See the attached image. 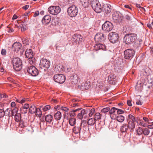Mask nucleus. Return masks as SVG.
<instances>
[{"label":"nucleus","mask_w":153,"mask_h":153,"mask_svg":"<svg viewBox=\"0 0 153 153\" xmlns=\"http://www.w3.org/2000/svg\"><path fill=\"white\" fill-rule=\"evenodd\" d=\"M83 40L82 37L79 34H74L72 37L71 40L74 44L81 42Z\"/></svg>","instance_id":"15"},{"label":"nucleus","mask_w":153,"mask_h":153,"mask_svg":"<svg viewBox=\"0 0 153 153\" xmlns=\"http://www.w3.org/2000/svg\"><path fill=\"white\" fill-rule=\"evenodd\" d=\"M79 78L76 74L74 75L71 77V81L74 84L77 83L79 81Z\"/></svg>","instance_id":"20"},{"label":"nucleus","mask_w":153,"mask_h":153,"mask_svg":"<svg viewBox=\"0 0 153 153\" xmlns=\"http://www.w3.org/2000/svg\"><path fill=\"white\" fill-rule=\"evenodd\" d=\"M95 47L97 50L101 49L103 50H106L105 45L99 43L96 44Z\"/></svg>","instance_id":"25"},{"label":"nucleus","mask_w":153,"mask_h":153,"mask_svg":"<svg viewBox=\"0 0 153 153\" xmlns=\"http://www.w3.org/2000/svg\"><path fill=\"white\" fill-rule=\"evenodd\" d=\"M91 4L93 9L97 13L102 12V8L100 3L98 0H91Z\"/></svg>","instance_id":"3"},{"label":"nucleus","mask_w":153,"mask_h":153,"mask_svg":"<svg viewBox=\"0 0 153 153\" xmlns=\"http://www.w3.org/2000/svg\"><path fill=\"white\" fill-rule=\"evenodd\" d=\"M116 76L113 74H111L108 76V81L111 84H115L116 81Z\"/></svg>","instance_id":"19"},{"label":"nucleus","mask_w":153,"mask_h":153,"mask_svg":"<svg viewBox=\"0 0 153 153\" xmlns=\"http://www.w3.org/2000/svg\"><path fill=\"white\" fill-rule=\"evenodd\" d=\"M11 110H10L9 109H7L5 111L6 115L7 116H8L9 117H11V116H10L11 115Z\"/></svg>","instance_id":"51"},{"label":"nucleus","mask_w":153,"mask_h":153,"mask_svg":"<svg viewBox=\"0 0 153 153\" xmlns=\"http://www.w3.org/2000/svg\"><path fill=\"white\" fill-rule=\"evenodd\" d=\"M53 116L50 114L47 115L45 117V119L46 121L49 123H51L53 120Z\"/></svg>","instance_id":"28"},{"label":"nucleus","mask_w":153,"mask_h":153,"mask_svg":"<svg viewBox=\"0 0 153 153\" xmlns=\"http://www.w3.org/2000/svg\"><path fill=\"white\" fill-rule=\"evenodd\" d=\"M90 84L88 82L83 83L81 86H79V87L82 90H87L89 88Z\"/></svg>","instance_id":"23"},{"label":"nucleus","mask_w":153,"mask_h":153,"mask_svg":"<svg viewBox=\"0 0 153 153\" xmlns=\"http://www.w3.org/2000/svg\"><path fill=\"white\" fill-rule=\"evenodd\" d=\"M19 126L22 128L25 127H27V124L25 120L24 121L23 120H21L19 121Z\"/></svg>","instance_id":"29"},{"label":"nucleus","mask_w":153,"mask_h":153,"mask_svg":"<svg viewBox=\"0 0 153 153\" xmlns=\"http://www.w3.org/2000/svg\"><path fill=\"white\" fill-rule=\"evenodd\" d=\"M34 59L33 57L31 58H28V62L30 64H32L34 62Z\"/></svg>","instance_id":"59"},{"label":"nucleus","mask_w":153,"mask_h":153,"mask_svg":"<svg viewBox=\"0 0 153 153\" xmlns=\"http://www.w3.org/2000/svg\"><path fill=\"white\" fill-rule=\"evenodd\" d=\"M147 26L150 29H152L153 27V22H152L151 23H149L147 24Z\"/></svg>","instance_id":"62"},{"label":"nucleus","mask_w":153,"mask_h":153,"mask_svg":"<svg viewBox=\"0 0 153 153\" xmlns=\"http://www.w3.org/2000/svg\"><path fill=\"white\" fill-rule=\"evenodd\" d=\"M129 128L126 123H123L120 128V130L123 132H127Z\"/></svg>","instance_id":"27"},{"label":"nucleus","mask_w":153,"mask_h":153,"mask_svg":"<svg viewBox=\"0 0 153 153\" xmlns=\"http://www.w3.org/2000/svg\"><path fill=\"white\" fill-rule=\"evenodd\" d=\"M104 10L105 13L108 14L111 11V6L109 4H106L104 6Z\"/></svg>","instance_id":"26"},{"label":"nucleus","mask_w":153,"mask_h":153,"mask_svg":"<svg viewBox=\"0 0 153 153\" xmlns=\"http://www.w3.org/2000/svg\"><path fill=\"white\" fill-rule=\"evenodd\" d=\"M61 109L66 112H67L69 110V108H68L63 106H61Z\"/></svg>","instance_id":"55"},{"label":"nucleus","mask_w":153,"mask_h":153,"mask_svg":"<svg viewBox=\"0 0 153 153\" xmlns=\"http://www.w3.org/2000/svg\"><path fill=\"white\" fill-rule=\"evenodd\" d=\"M76 119L74 118H72L69 119V122L70 125L74 126L76 123Z\"/></svg>","instance_id":"40"},{"label":"nucleus","mask_w":153,"mask_h":153,"mask_svg":"<svg viewBox=\"0 0 153 153\" xmlns=\"http://www.w3.org/2000/svg\"><path fill=\"white\" fill-rule=\"evenodd\" d=\"M110 110V108L109 107H106L102 109L101 110V111L102 112L105 113L109 111Z\"/></svg>","instance_id":"50"},{"label":"nucleus","mask_w":153,"mask_h":153,"mask_svg":"<svg viewBox=\"0 0 153 153\" xmlns=\"http://www.w3.org/2000/svg\"><path fill=\"white\" fill-rule=\"evenodd\" d=\"M27 71L31 76H36L38 75L39 71L34 66H30L28 67Z\"/></svg>","instance_id":"13"},{"label":"nucleus","mask_w":153,"mask_h":153,"mask_svg":"<svg viewBox=\"0 0 153 153\" xmlns=\"http://www.w3.org/2000/svg\"><path fill=\"white\" fill-rule=\"evenodd\" d=\"M51 108V106L50 105H46L45 106L44 108H43V110L44 111H47L48 110H49Z\"/></svg>","instance_id":"58"},{"label":"nucleus","mask_w":153,"mask_h":153,"mask_svg":"<svg viewBox=\"0 0 153 153\" xmlns=\"http://www.w3.org/2000/svg\"><path fill=\"white\" fill-rule=\"evenodd\" d=\"M140 42H135L133 45L134 47L136 48H137L140 46Z\"/></svg>","instance_id":"53"},{"label":"nucleus","mask_w":153,"mask_h":153,"mask_svg":"<svg viewBox=\"0 0 153 153\" xmlns=\"http://www.w3.org/2000/svg\"><path fill=\"white\" fill-rule=\"evenodd\" d=\"M26 99L24 98H20V103L21 104H22L25 102Z\"/></svg>","instance_id":"61"},{"label":"nucleus","mask_w":153,"mask_h":153,"mask_svg":"<svg viewBox=\"0 0 153 153\" xmlns=\"http://www.w3.org/2000/svg\"><path fill=\"white\" fill-rule=\"evenodd\" d=\"M101 115L99 113H97L94 115V118L96 121L100 119L101 118Z\"/></svg>","instance_id":"42"},{"label":"nucleus","mask_w":153,"mask_h":153,"mask_svg":"<svg viewBox=\"0 0 153 153\" xmlns=\"http://www.w3.org/2000/svg\"><path fill=\"white\" fill-rule=\"evenodd\" d=\"M6 112L3 109H0V118H2L5 115Z\"/></svg>","instance_id":"48"},{"label":"nucleus","mask_w":153,"mask_h":153,"mask_svg":"<svg viewBox=\"0 0 153 153\" xmlns=\"http://www.w3.org/2000/svg\"><path fill=\"white\" fill-rule=\"evenodd\" d=\"M106 38V36L101 33H97L95 36L94 39L96 42H101L103 41Z\"/></svg>","instance_id":"16"},{"label":"nucleus","mask_w":153,"mask_h":153,"mask_svg":"<svg viewBox=\"0 0 153 153\" xmlns=\"http://www.w3.org/2000/svg\"><path fill=\"white\" fill-rule=\"evenodd\" d=\"M129 27H123V31L124 32L127 33L129 30Z\"/></svg>","instance_id":"60"},{"label":"nucleus","mask_w":153,"mask_h":153,"mask_svg":"<svg viewBox=\"0 0 153 153\" xmlns=\"http://www.w3.org/2000/svg\"><path fill=\"white\" fill-rule=\"evenodd\" d=\"M117 109V108H116L114 107H112L111 109H110L109 111V113L110 114H113L114 112H115V110Z\"/></svg>","instance_id":"52"},{"label":"nucleus","mask_w":153,"mask_h":153,"mask_svg":"<svg viewBox=\"0 0 153 153\" xmlns=\"http://www.w3.org/2000/svg\"><path fill=\"white\" fill-rule=\"evenodd\" d=\"M80 3L85 8L88 6L89 2L88 0H80Z\"/></svg>","instance_id":"31"},{"label":"nucleus","mask_w":153,"mask_h":153,"mask_svg":"<svg viewBox=\"0 0 153 153\" xmlns=\"http://www.w3.org/2000/svg\"><path fill=\"white\" fill-rule=\"evenodd\" d=\"M63 67H64L62 65H57L55 67L56 69H57L58 71H63Z\"/></svg>","instance_id":"47"},{"label":"nucleus","mask_w":153,"mask_h":153,"mask_svg":"<svg viewBox=\"0 0 153 153\" xmlns=\"http://www.w3.org/2000/svg\"><path fill=\"white\" fill-rule=\"evenodd\" d=\"M81 128L79 126H75L74 128L73 131L74 133L77 134L80 133V131Z\"/></svg>","instance_id":"39"},{"label":"nucleus","mask_w":153,"mask_h":153,"mask_svg":"<svg viewBox=\"0 0 153 153\" xmlns=\"http://www.w3.org/2000/svg\"><path fill=\"white\" fill-rule=\"evenodd\" d=\"M18 109L17 108H15L14 109H13V110H11V115L10 116H11V117L14 116L15 115L16 113H17L18 112Z\"/></svg>","instance_id":"44"},{"label":"nucleus","mask_w":153,"mask_h":153,"mask_svg":"<svg viewBox=\"0 0 153 153\" xmlns=\"http://www.w3.org/2000/svg\"><path fill=\"white\" fill-rule=\"evenodd\" d=\"M135 51L132 49H128L124 52V56L126 59L131 60L135 54Z\"/></svg>","instance_id":"6"},{"label":"nucleus","mask_w":153,"mask_h":153,"mask_svg":"<svg viewBox=\"0 0 153 153\" xmlns=\"http://www.w3.org/2000/svg\"><path fill=\"white\" fill-rule=\"evenodd\" d=\"M84 117V118H85L87 116V113L85 109H83L81 110L80 113Z\"/></svg>","instance_id":"49"},{"label":"nucleus","mask_w":153,"mask_h":153,"mask_svg":"<svg viewBox=\"0 0 153 153\" xmlns=\"http://www.w3.org/2000/svg\"><path fill=\"white\" fill-rule=\"evenodd\" d=\"M117 113L118 114H121L124 113V111L122 110L117 108Z\"/></svg>","instance_id":"63"},{"label":"nucleus","mask_w":153,"mask_h":153,"mask_svg":"<svg viewBox=\"0 0 153 153\" xmlns=\"http://www.w3.org/2000/svg\"><path fill=\"white\" fill-rule=\"evenodd\" d=\"M132 16L131 14L130 13L126 14L125 17L126 19L128 21H130L131 20V17Z\"/></svg>","instance_id":"46"},{"label":"nucleus","mask_w":153,"mask_h":153,"mask_svg":"<svg viewBox=\"0 0 153 153\" xmlns=\"http://www.w3.org/2000/svg\"><path fill=\"white\" fill-rule=\"evenodd\" d=\"M135 89L138 91H141L143 89L142 83L140 81H138L135 87Z\"/></svg>","instance_id":"24"},{"label":"nucleus","mask_w":153,"mask_h":153,"mask_svg":"<svg viewBox=\"0 0 153 153\" xmlns=\"http://www.w3.org/2000/svg\"><path fill=\"white\" fill-rule=\"evenodd\" d=\"M104 123L103 121H100L98 124L96 125L95 128L97 129L100 130Z\"/></svg>","instance_id":"35"},{"label":"nucleus","mask_w":153,"mask_h":153,"mask_svg":"<svg viewBox=\"0 0 153 153\" xmlns=\"http://www.w3.org/2000/svg\"><path fill=\"white\" fill-rule=\"evenodd\" d=\"M36 111H40V109L39 108H37L36 107L33 105L30 107L29 108V111L30 113H35Z\"/></svg>","instance_id":"21"},{"label":"nucleus","mask_w":153,"mask_h":153,"mask_svg":"<svg viewBox=\"0 0 153 153\" xmlns=\"http://www.w3.org/2000/svg\"><path fill=\"white\" fill-rule=\"evenodd\" d=\"M140 81L144 85H146L149 84H152L153 79L151 75H148L146 76H144L142 77Z\"/></svg>","instance_id":"11"},{"label":"nucleus","mask_w":153,"mask_h":153,"mask_svg":"<svg viewBox=\"0 0 153 153\" xmlns=\"http://www.w3.org/2000/svg\"><path fill=\"white\" fill-rule=\"evenodd\" d=\"M78 12V8L75 5H72L68 8V14L71 17H72L76 16Z\"/></svg>","instance_id":"5"},{"label":"nucleus","mask_w":153,"mask_h":153,"mask_svg":"<svg viewBox=\"0 0 153 153\" xmlns=\"http://www.w3.org/2000/svg\"><path fill=\"white\" fill-rule=\"evenodd\" d=\"M112 19L115 23L121 22L123 18V16L122 14L118 11L114 12L112 15Z\"/></svg>","instance_id":"8"},{"label":"nucleus","mask_w":153,"mask_h":153,"mask_svg":"<svg viewBox=\"0 0 153 153\" xmlns=\"http://www.w3.org/2000/svg\"><path fill=\"white\" fill-rule=\"evenodd\" d=\"M12 62L13 68L16 71H20L22 68V61L18 57H14L12 58Z\"/></svg>","instance_id":"1"},{"label":"nucleus","mask_w":153,"mask_h":153,"mask_svg":"<svg viewBox=\"0 0 153 153\" xmlns=\"http://www.w3.org/2000/svg\"><path fill=\"white\" fill-rule=\"evenodd\" d=\"M77 117L78 118L81 120L84 118L83 116L80 113H78Z\"/></svg>","instance_id":"64"},{"label":"nucleus","mask_w":153,"mask_h":153,"mask_svg":"<svg viewBox=\"0 0 153 153\" xmlns=\"http://www.w3.org/2000/svg\"><path fill=\"white\" fill-rule=\"evenodd\" d=\"M137 38L136 34L130 33L126 34L123 38V42L129 45L134 42Z\"/></svg>","instance_id":"2"},{"label":"nucleus","mask_w":153,"mask_h":153,"mask_svg":"<svg viewBox=\"0 0 153 153\" xmlns=\"http://www.w3.org/2000/svg\"><path fill=\"white\" fill-rule=\"evenodd\" d=\"M95 112V109L94 108H92L90 111V112L88 115L90 117H91L93 115Z\"/></svg>","instance_id":"54"},{"label":"nucleus","mask_w":153,"mask_h":153,"mask_svg":"<svg viewBox=\"0 0 153 153\" xmlns=\"http://www.w3.org/2000/svg\"><path fill=\"white\" fill-rule=\"evenodd\" d=\"M22 44L19 42H15L12 45V49L15 52H18L21 48Z\"/></svg>","instance_id":"17"},{"label":"nucleus","mask_w":153,"mask_h":153,"mask_svg":"<svg viewBox=\"0 0 153 153\" xmlns=\"http://www.w3.org/2000/svg\"><path fill=\"white\" fill-rule=\"evenodd\" d=\"M112 24L109 21H106L102 25V29L105 33L110 31L113 28Z\"/></svg>","instance_id":"9"},{"label":"nucleus","mask_w":153,"mask_h":153,"mask_svg":"<svg viewBox=\"0 0 153 153\" xmlns=\"http://www.w3.org/2000/svg\"><path fill=\"white\" fill-rule=\"evenodd\" d=\"M63 71H65L66 72H69L71 70V68H68L67 67H63Z\"/></svg>","instance_id":"57"},{"label":"nucleus","mask_w":153,"mask_h":153,"mask_svg":"<svg viewBox=\"0 0 153 153\" xmlns=\"http://www.w3.org/2000/svg\"><path fill=\"white\" fill-rule=\"evenodd\" d=\"M21 114L19 113H16L15 115V120L16 122H19L21 120Z\"/></svg>","instance_id":"37"},{"label":"nucleus","mask_w":153,"mask_h":153,"mask_svg":"<svg viewBox=\"0 0 153 153\" xmlns=\"http://www.w3.org/2000/svg\"><path fill=\"white\" fill-rule=\"evenodd\" d=\"M48 10L50 14L56 15L60 12L61 9L59 6H53L49 7Z\"/></svg>","instance_id":"12"},{"label":"nucleus","mask_w":153,"mask_h":153,"mask_svg":"<svg viewBox=\"0 0 153 153\" xmlns=\"http://www.w3.org/2000/svg\"><path fill=\"white\" fill-rule=\"evenodd\" d=\"M61 117V113L60 111H57L54 114V117L55 119L57 120H59Z\"/></svg>","instance_id":"32"},{"label":"nucleus","mask_w":153,"mask_h":153,"mask_svg":"<svg viewBox=\"0 0 153 153\" xmlns=\"http://www.w3.org/2000/svg\"><path fill=\"white\" fill-rule=\"evenodd\" d=\"M96 120L95 119L93 118L89 119L88 120L87 122L88 123V129L89 128H88L89 126H93V125L95 123Z\"/></svg>","instance_id":"30"},{"label":"nucleus","mask_w":153,"mask_h":153,"mask_svg":"<svg viewBox=\"0 0 153 153\" xmlns=\"http://www.w3.org/2000/svg\"><path fill=\"white\" fill-rule=\"evenodd\" d=\"M54 81L59 83H63L65 80L64 75L62 74H57L54 75L53 77Z\"/></svg>","instance_id":"14"},{"label":"nucleus","mask_w":153,"mask_h":153,"mask_svg":"<svg viewBox=\"0 0 153 153\" xmlns=\"http://www.w3.org/2000/svg\"><path fill=\"white\" fill-rule=\"evenodd\" d=\"M143 134L145 136L148 135L150 133V131L147 128H143Z\"/></svg>","instance_id":"43"},{"label":"nucleus","mask_w":153,"mask_h":153,"mask_svg":"<svg viewBox=\"0 0 153 153\" xmlns=\"http://www.w3.org/2000/svg\"><path fill=\"white\" fill-rule=\"evenodd\" d=\"M119 37L118 34L114 32L110 33L108 35V38L109 41L113 43L118 42Z\"/></svg>","instance_id":"10"},{"label":"nucleus","mask_w":153,"mask_h":153,"mask_svg":"<svg viewBox=\"0 0 153 153\" xmlns=\"http://www.w3.org/2000/svg\"><path fill=\"white\" fill-rule=\"evenodd\" d=\"M81 109V108H78L75 110H72L70 111L69 114L71 117H74L76 115V112Z\"/></svg>","instance_id":"33"},{"label":"nucleus","mask_w":153,"mask_h":153,"mask_svg":"<svg viewBox=\"0 0 153 153\" xmlns=\"http://www.w3.org/2000/svg\"><path fill=\"white\" fill-rule=\"evenodd\" d=\"M29 108H30V107H29V104H28L27 103H26V104H25L23 106H22L20 110L21 111H22V110H23V111H24L23 110L24 109H26L24 111H25L24 112V114H26L27 112V109Z\"/></svg>","instance_id":"34"},{"label":"nucleus","mask_w":153,"mask_h":153,"mask_svg":"<svg viewBox=\"0 0 153 153\" xmlns=\"http://www.w3.org/2000/svg\"><path fill=\"white\" fill-rule=\"evenodd\" d=\"M117 120L119 122H123L125 119V117L122 115H120L116 117Z\"/></svg>","instance_id":"38"},{"label":"nucleus","mask_w":153,"mask_h":153,"mask_svg":"<svg viewBox=\"0 0 153 153\" xmlns=\"http://www.w3.org/2000/svg\"><path fill=\"white\" fill-rule=\"evenodd\" d=\"M23 44L25 45H29L30 42L29 39L27 38L24 37L22 39Z\"/></svg>","instance_id":"36"},{"label":"nucleus","mask_w":153,"mask_h":153,"mask_svg":"<svg viewBox=\"0 0 153 153\" xmlns=\"http://www.w3.org/2000/svg\"><path fill=\"white\" fill-rule=\"evenodd\" d=\"M51 20V16L49 15H47L43 17L42 22L43 25H48L50 22Z\"/></svg>","instance_id":"18"},{"label":"nucleus","mask_w":153,"mask_h":153,"mask_svg":"<svg viewBox=\"0 0 153 153\" xmlns=\"http://www.w3.org/2000/svg\"><path fill=\"white\" fill-rule=\"evenodd\" d=\"M135 122L136 119L135 117L131 114H129L128 116L127 122L128 123L127 125L130 131H133L134 128Z\"/></svg>","instance_id":"4"},{"label":"nucleus","mask_w":153,"mask_h":153,"mask_svg":"<svg viewBox=\"0 0 153 153\" xmlns=\"http://www.w3.org/2000/svg\"><path fill=\"white\" fill-rule=\"evenodd\" d=\"M87 124V122L86 120H82L81 123V128H86Z\"/></svg>","instance_id":"41"},{"label":"nucleus","mask_w":153,"mask_h":153,"mask_svg":"<svg viewBox=\"0 0 153 153\" xmlns=\"http://www.w3.org/2000/svg\"><path fill=\"white\" fill-rule=\"evenodd\" d=\"M143 128H142L140 127H138L137 130V134L139 135L143 134Z\"/></svg>","instance_id":"45"},{"label":"nucleus","mask_w":153,"mask_h":153,"mask_svg":"<svg viewBox=\"0 0 153 153\" xmlns=\"http://www.w3.org/2000/svg\"><path fill=\"white\" fill-rule=\"evenodd\" d=\"M26 57L27 58H31L33 56V52L32 50L27 49L25 52Z\"/></svg>","instance_id":"22"},{"label":"nucleus","mask_w":153,"mask_h":153,"mask_svg":"<svg viewBox=\"0 0 153 153\" xmlns=\"http://www.w3.org/2000/svg\"><path fill=\"white\" fill-rule=\"evenodd\" d=\"M6 30L8 33H13L14 31V30L13 28L9 27H7Z\"/></svg>","instance_id":"56"},{"label":"nucleus","mask_w":153,"mask_h":153,"mask_svg":"<svg viewBox=\"0 0 153 153\" xmlns=\"http://www.w3.org/2000/svg\"><path fill=\"white\" fill-rule=\"evenodd\" d=\"M50 65L49 61L46 59H42L40 60L39 67L41 69L46 71L49 68Z\"/></svg>","instance_id":"7"}]
</instances>
